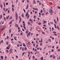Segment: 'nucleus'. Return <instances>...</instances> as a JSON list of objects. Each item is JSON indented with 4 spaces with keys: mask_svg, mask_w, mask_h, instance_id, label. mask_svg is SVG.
<instances>
[{
    "mask_svg": "<svg viewBox=\"0 0 60 60\" xmlns=\"http://www.w3.org/2000/svg\"><path fill=\"white\" fill-rule=\"evenodd\" d=\"M5 28V26H4V27H3L2 26H0V28L1 29V31L4 30V29Z\"/></svg>",
    "mask_w": 60,
    "mask_h": 60,
    "instance_id": "nucleus-1",
    "label": "nucleus"
},
{
    "mask_svg": "<svg viewBox=\"0 0 60 60\" xmlns=\"http://www.w3.org/2000/svg\"><path fill=\"white\" fill-rule=\"evenodd\" d=\"M28 14V12H27L26 13V17H27V19H29V15Z\"/></svg>",
    "mask_w": 60,
    "mask_h": 60,
    "instance_id": "nucleus-2",
    "label": "nucleus"
},
{
    "mask_svg": "<svg viewBox=\"0 0 60 60\" xmlns=\"http://www.w3.org/2000/svg\"><path fill=\"white\" fill-rule=\"evenodd\" d=\"M22 23H24L23 24V28L24 29L26 30V27H25V25H26V24H25V22L24 21H23L22 22Z\"/></svg>",
    "mask_w": 60,
    "mask_h": 60,
    "instance_id": "nucleus-3",
    "label": "nucleus"
},
{
    "mask_svg": "<svg viewBox=\"0 0 60 60\" xmlns=\"http://www.w3.org/2000/svg\"><path fill=\"white\" fill-rule=\"evenodd\" d=\"M49 12L50 13H53V10L52 9H51L49 11Z\"/></svg>",
    "mask_w": 60,
    "mask_h": 60,
    "instance_id": "nucleus-4",
    "label": "nucleus"
},
{
    "mask_svg": "<svg viewBox=\"0 0 60 60\" xmlns=\"http://www.w3.org/2000/svg\"><path fill=\"white\" fill-rule=\"evenodd\" d=\"M10 45H9L8 47L6 48V49H10Z\"/></svg>",
    "mask_w": 60,
    "mask_h": 60,
    "instance_id": "nucleus-5",
    "label": "nucleus"
},
{
    "mask_svg": "<svg viewBox=\"0 0 60 60\" xmlns=\"http://www.w3.org/2000/svg\"><path fill=\"white\" fill-rule=\"evenodd\" d=\"M19 18L20 19V20L19 22V23H20V22L21 21V17H20V16L19 17Z\"/></svg>",
    "mask_w": 60,
    "mask_h": 60,
    "instance_id": "nucleus-6",
    "label": "nucleus"
},
{
    "mask_svg": "<svg viewBox=\"0 0 60 60\" xmlns=\"http://www.w3.org/2000/svg\"><path fill=\"white\" fill-rule=\"evenodd\" d=\"M15 27H19V25L18 24L16 23H15Z\"/></svg>",
    "mask_w": 60,
    "mask_h": 60,
    "instance_id": "nucleus-7",
    "label": "nucleus"
},
{
    "mask_svg": "<svg viewBox=\"0 0 60 60\" xmlns=\"http://www.w3.org/2000/svg\"><path fill=\"white\" fill-rule=\"evenodd\" d=\"M28 33V30H27L26 31V33L27 34Z\"/></svg>",
    "mask_w": 60,
    "mask_h": 60,
    "instance_id": "nucleus-8",
    "label": "nucleus"
},
{
    "mask_svg": "<svg viewBox=\"0 0 60 60\" xmlns=\"http://www.w3.org/2000/svg\"><path fill=\"white\" fill-rule=\"evenodd\" d=\"M10 17V15H9L6 18V19H8V18Z\"/></svg>",
    "mask_w": 60,
    "mask_h": 60,
    "instance_id": "nucleus-9",
    "label": "nucleus"
},
{
    "mask_svg": "<svg viewBox=\"0 0 60 60\" xmlns=\"http://www.w3.org/2000/svg\"><path fill=\"white\" fill-rule=\"evenodd\" d=\"M33 9L34 10H36L37 11L38 10V8H33Z\"/></svg>",
    "mask_w": 60,
    "mask_h": 60,
    "instance_id": "nucleus-10",
    "label": "nucleus"
},
{
    "mask_svg": "<svg viewBox=\"0 0 60 60\" xmlns=\"http://www.w3.org/2000/svg\"><path fill=\"white\" fill-rule=\"evenodd\" d=\"M15 16L16 17H18V14L17 13H15Z\"/></svg>",
    "mask_w": 60,
    "mask_h": 60,
    "instance_id": "nucleus-11",
    "label": "nucleus"
},
{
    "mask_svg": "<svg viewBox=\"0 0 60 60\" xmlns=\"http://www.w3.org/2000/svg\"><path fill=\"white\" fill-rule=\"evenodd\" d=\"M1 60L3 59V56H1L0 57Z\"/></svg>",
    "mask_w": 60,
    "mask_h": 60,
    "instance_id": "nucleus-12",
    "label": "nucleus"
},
{
    "mask_svg": "<svg viewBox=\"0 0 60 60\" xmlns=\"http://www.w3.org/2000/svg\"><path fill=\"white\" fill-rule=\"evenodd\" d=\"M28 8V4L27 6L26 9H27Z\"/></svg>",
    "mask_w": 60,
    "mask_h": 60,
    "instance_id": "nucleus-13",
    "label": "nucleus"
},
{
    "mask_svg": "<svg viewBox=\"0 0 60 60\" xmlns=\"http://www.w3.org/2000/svg\"><path fill=\"white\" fill-rule=\"evenodd\" d=\"M11 29H10L9 30V32L10 33H11Z\"/></svg>",
    "mask_w": 60,
    "mask_h": 60,
    "instance_id": "nucleus-14",
    "label": "nucleus"
},
{
    "mask_svg": "<svg viewBox=\"0 0 60 60\" xmlns=\"http://www.w3.org/2000/svg\"><path fill=\"white\" fill-rule=\"evenodd\" d=\"M37 30H38V31H40V29L39 28H37Z\"/></svg>",
    "mask_w": 60,
    "mask_h": 60,
    "instance_id": "nucleus-15",
    "label": "nucleus"
},
{
    "mask_svg": "<svg viewBox=\"0 0 60 60\" xmlns=\"http://www.w3.org/2000/svg\"><path fill=\"white\" fill-rule=\"evenodd\" d=\"M30 22H28V25H30V24H31L30 23Z\"/></svg>",
    "mask_w": 60,
    "mask_h": 60,
    "instance_id": "nucleus-16",
    "label": "nucleus"
},
{
    "mask_svg": "<svg viewBox=\"0 0 60 60\" xmlns=\"http://www.w3.org/2000/svg\"><path fill=\"white\" fill-rule=\"evenodd\" d=\"M17 38V37H14V38L15 40V41H17V39H16V38Z\"/></svg>",
    "mask_w": 60,
    "mask_h": 60,
    "instance_id": "nucleus-17",
    "label": "nucleus"
},
{
    "mask_svg": "<svg viewBox=\"0 0 60 60\" xmlns=\"http://www.w3.org/2000/svg\"><path fill=\"white\" fill-rule=\"evenodd\" d=\"M54 25L55 26V28H56V24H54Z\"/></svg>",
    "mask_w": 60,
    "mask_h": 60,
    "instance_id": "nucleus-18",
    "label": "nucleus"
},
{
    "mask_svg": "<svg viewBox=\"0 0 60 60\" xmlns=\"http://www.w3.org/2000/svg\"><path fill=\"white\" fill-rule=\"evenodd\" d=\"M23 46H24V47H26V45H25V44H24V43H23Z\"/></svg>",
    "mask_w": 60,
    "mask_h": 60,
    "instance_id": "nucleus-19",
    "label": "nucleus"
},
{
    "mask_svg": "<svg viewBox=\"0 0 60 60\" xmlns=\"http://www.w3.org/2000/svg\"><path fill=\"white\" fill-rule=\"evenodd\" d=\"M4 21H6V18L5 17H4Z\"/></svg>",
    "mask_w": 60,
    "mask_h": 60,
    "instance_id": "nucleus-20",
    "label": "nucleus"
},
{
    "mask_svg": "<svg viewBox=\"0 0 60 60\" xmlns=\"http://www.w3.org/2000/svg\"><path fill=\"white\" fill-rule=\"evenodd\" d=\"M43 57H42L41 58V60H43Z\"/></svg>",
    "mask_w": 60,
    "mask_h": 60,
    "instance_id": "nucleus-21",
    "label": "nucleus"
},
{
    "mask_svg": "<svg viewBox=\"0 0 60 60\" xmlns=\"http://www.w3.org/2000/svg\"><path fill=\"white\" fill-rule=\"evenodd\" d=\"M0 6L1 8H3V5H0Z\"/></svg>",
    "mask_w": 60,
    "mask_h": 60,
    "instance_id": "nucleus-22",
    "label": "nucleus"
},
{
    "mask_svg": "<svg viewBox=\"0 0 60 60\" xmlns=\"http://www.w3.org/2000/svg\"><path fill=\"white\" fill-rule=\"evenodd\" d=\"M33 3L34 4H35V0L33 1Z\"/></svg>",
    "mask_w": 60,
    "mask_h": 60,
    "instance_id": "nucleus-23",
    "label": "nucleus"
},
{
    "mask_svg": "<svg viewBox=\"0 0 60 60\" xmlns=\"http://www.w3.org/2000/svg\"><path fill=\"white\" fill-rule=\"evenodd\" d=\"M57 28H58V30H59V29H60V28H59V27L58 26H57Z\"/></svg>",
    "mask_w": 60,
    "mask_h": 60,
    "instance_id": "nucleus-24",
    "label": "nucleus"
},
{
    "mask_svg": "<svg viewBox=\"0 0 60 60\" xmlns=\"http://www.w3.org/2000/svg\"><path fill=\"white\" fill-rule=\"evenodd\" d=\"M21 16H22V17H23V18H24V15L23 14H22V15Z\"/></svg>",
    "mask_w": 60,
    "mask_h": 60,
    "instance_id": "nucleus-25",
    "label": "nucleus"
},
{
    "mask_svg": "<svg viewBox=\"0 0 60 60\" xmlns=\"http://www.w3.org/2000/svg\"><path fill=\"white\" fill-rule=\"evenodd\" d=\"M12 11H14V9L13 8H12Z\"/></svg>",
    "mask_w": 60,
    "mask_h": 60,
    "instance_id": "nucleus-26",
    "label": "nucleus"
},
{
    "mask_svg": "<svg viewBox=\"0 0 60 60\" xmlns=\"http://www.w3.org/2000/svg\"><path fill=\"white\" fill-rule=\"evenodd\" d=\"M0 19H1L2 18V15H1L0 16Z\"/></svg>",
    "mask_w": 60,
    "mask_h": 60,
    "instance_id": "nucleus-27",
    "label": "nucleus"
},
{
    "mask_svg": "<svg viewBox=\"0 0 60 60\" xmlns=\"http://www.w3.org/2000/svg\"><path fill=\"white\" fill-rule=\"evenodd\" d=\"M46 22H47L46 21H43V23H46Z\"/></svg>",
    "mask_w": 60,
    "mask_h": 60,
    "instance_id": "nucleus-28",
    "label": "nucleus"
},
{
    "mask_svg": "<svg viewBox=\"0 0 60 60\" xmlns=\"http://www.w3.org/2000/svg\"><path fill=\"white\" fill-rule=\"evenodd\" d=\"M41 13H42V12H43V11H42V9L41 10Z\"/></svg>",
    "mask_w": 60,
    "mask_h": 60,
    "instance_id": "nucleus-29",
    "label": "nucleus"
},
{
    "mask_svg": "<svg viewBox=\"0 0 60 60\" xmlns=\"http://www.w3.org/2000/svg\"><path fill=\"white\" fill-rule=\"evenodd\" d=\"M12 24V22L11 21L9 23V25H11V24Z\"/></svg>",
    "mask_w": 60,
    "mask_h": 60,
    "instance_id": "nucleus-30",
    "label": "nucleus"
},
{
    "mask_svg": "<svg viewBox=\"0 0 60 60\" xmlns=\"http://www.w3.org/2000/svg\"><path fill=\"white\" fill-rule=\"evenodd\" d=\"M24 49L25 50H27V48H26V47H25Z\"/></svg>",
    "mask_w": 60,
    "mask_h": 60,
    "instance_id": "nucleus-31",
    "label": "nucleus"
},
{
    "mask_svg": "<svg viewBox=\"0 0 60 60\" xmlns=\"http://www.w3.org/2000/svg\"><path fill=\"white\" fill-rule=\"evenodd\" d=\"M4 4V7H5V3H3Z\"/></svg>",
    "mask_w": 60,
    "mask_h": 60,
    "instance_id": "nucleus-32",
    "label": "nucleus"
},
{
    "mask_svg": "<svg viewBox=\"0 0 60 60\" xmlns=\"http://www.w3.org/2000/svg\"><path fill=\"white\" fill-rule=\"evenodd\" d=\"M7 39H8V40L9 39V37H8V36H7Z\"/></svg>",
    "mask_w": 60,
    "mask_h": 60,
    "instance_id": "nucleus-33",
    "label": "nucleus"
},
{
    "mask_svg": "<svg viewBox=\"0 0 60 60\" xmlns=\"http://www.w3.org/2000/svg\"><path fill=\"white\" fill-rule=\"evenodd\" d=\"M6 51L7 52V53H8V52H9V51H8V50H6Z\"/></svg>",
    "mask_w": 60,
    "mask_h": 60,
    "instance_id": "nucleus-34",
    "label": "nucleus"
},
{
    "mask_svg": "<svg viewBox=\"0 0 60 60\" xmlns=\"http://www.w3.org/2000/svg\"><path fill=\"white\" fill-rule=\"evenodd\" d=\"M58 20H59V19H58V17H57V22H58Z\"/></svg>",
    "mask_w": 60,
    "mask_h": 60,
    "instance_id": "nucleus-35",
    "label": "nucleus"
},
{
    "mask_svg": "<svg viewBox=\"0 0 60 60\" xmlns=\"http://www.w3.org/2000/svg\"><path fill=\"white\" fill-rule=\"evenodd\" d=\"M40 46H42V43H40Z\"/></svg>",
    "mask_w": 60,
    "mask_h": 60,
    "instance_id": "nucleus-36",
    "label": "nucleus"
},
{
    "mask_svg": "<svg viewBox=\"0 0 60 60\" xmlns=\"http://www.w3.org/2000/svg\"><path fill=\"white\" fill-rule=\"evenodd\" d=\"M23 34V33L22 32L20 34V35H22Z\"/></svg>",
    "mask_w": 60,
    "mask_h": 60,
    "instance_id": "nucleus-37",
    "label": "nucleus"
},
{
    "mask_svg": "<svg viewBox=\"0 0 60 60\" xmlns=\"http://www.w3.org/2000/svg\"><path fill=\"white\" fill-rule=\"evenodd\" d=\"M41 32H42V34H45V33H44V32L42 31Z\"/></svg>",
    "mask_w": 60,
    "mask_h": 60,
    "instance_id": "nucleus-38",
    "label": "nucleus"
},
{
    "mask_svg": "<svg viewBox=\"0 0 60 60\" xmlns=\"http://www.w3.org/2000/svg\"><path fill=\"white\" fill-rule=\"evenodd\" d=\"M57 8L58 9H60V7H59V6H57Z\"/></svg>",
    "mask_w": 60,
    "mask_h": 60,
    "instance_id": "nucleus-39",
    "label": "nucleus"
},
{
    "mask_svg": "<svg viewBox=\"0 0 60 60\" xmlns=\"http://www.w3.org/2000/svg\"><path fill=\"white\" fill-rule=\"evenodd\" d=\"M8 13H10V10H8Z\"/></svg>",
    "mask_w": 60,
    "mask_h": 60,
    "instance_id": "nucleus-40",
    "label": "nucleus"
},
{
    "mask_svg": "<svg viewBox=\"0 0 60 60\" xmlns=\"http://www.w3.org/2000/svg\"><path fill=\"white\" fill-rule=\"evenodd\" d=\"M50 24H53V22H50Z\"/></svg>",
    "mask_w": 60,
    "mask_h": 60,
    "instance_id": "nucleus-41",
    "label": "nucleus"
},
{
    "mask_svg": "<svg viewBox=\"0 0 60 60\" xmlns=\"http://www.w3.org/2000/svg\"><path fill=\"white\" fill-rule=\"evenodd\" d=\"M42 16H44V13H43L42 14Z\"/></svg>",
    "mask_w": 60,
    "mask_h": 60,
    "instance_id": "nucleus-42",
    "label": "nucleus"
},
{
    "mask_svg": "<svg viewBox=\"0 0 60 60\" xmlns=\"http://www.w3.org/2000/svg\"><path fill=\"white\" fill-rule=\"evenodd\" d=\"M54 34V35H55V36H57V34Z\"/></svg>",
    "mask_w": 60,
    "mask_h": 60,
    "instance_id": "nucleus-43",
    "label": "nucleus"
},
{
    "mask_svg": "<svg viewBox=\"0 0 60 60\" xmlns=\"http://www.w3.org/2000/svg\"><path fill=\"white\" fill-rule=\"evenodd\" d=\"M24 50V48H22V51H23V50Z\"/></svg>",
    "mask_w": 60,
    "mask_h": 60,
    "instance_id": "nucleus-44",
    "label": "nucleus"
},
{
    "mask_svg": "<svg viewBox=\"0 0 60 60\" xmlns=\"http://www.w3.org/2000/svg\"><path fill=\"white\" fill-rule=\"evenodd\" d=\"M24 54H25V52H24L23 53L22 55V56H23L24 55Z\"/></svg>",
    "mask_w": 60,
    "mask_h": 60,
    "instance_id": "nucleus-45",
    "label": "nucleus"
},
{
    "mask_svg": "<svg viewBox=\"0 0 60 60\" xmlns=\"http://www.w3.org/2000/svg\"><path fill=\"white\" fill-rule=\"evenodd\" d=\"M27 37H28V36H29V34H27Z\"/></svg>",
    "mask_w": 60,
    "mask_h": 60,
    "instance_id": "nucleus-46",
    "label": "nucleus"
},
{
    "mask_svg": "<svg viewBox=\"0 0 60 60\" xmlns=\"http://www.w3.org/2000/svg\"><path fill=\"white\" fill-rule=\"evenodd\" d=\"M38 25H41V23H38Z\"/></svg>",
    "mask_w": 60,
    "mask_h": 60,
    "instance_id": "nucleus-47",
    "label": "nucleus"
},
{
    "mask_svg": "<svg viewBox=\"0 0 60 60\" xmlns=\"http://www.w3.org/2000/svg\"><path fill=\"white\" fill-rule=\"evenodd\" d=\"M6 44L7 45H8V42H7L6 43Z\"/></svg>",
    "mask_w": 60,
    "mask_h": 60,
    "instance_id": "nucleus-48",
    "label": "nucleus"
},
{
    "mask_svg": "<svg viewBox=\"0 0 60 60\" xmlns=\"http://www.w3.org/2000/svg\"><path fill=\"white\" fill-rule=\"evenodd\" d=\"M17 47H19V45L18 44L17 45Z\"/></svg>",
    "mask_w": 60,
    "mask_h": 60,
    "instance_id": "nucleus-49",
    "label": "nucleus"
},
{
    "mask_svg": "<svg viewBox=\"0 0 60 60\" xmlns=\"http://www.w3.org/2000/svg\"><path fill=\"white\" fill-rule=\"evenodd\" d=\"M28 45H30V43L29 42H28Z\"/></svg>",
    "mask_w": 60,
    "mask_h": 60,
    "instance_id": "nucleus-50",
    "label": "nucleus"
},
{
    "mask_svg": "<svg viewBox=\"0 0 60 60\" xmlns=\"http://www.w3.org/2000/svg\"><path fill=\"white\" fill-rule=\"evenodd\" d=\"M30 34H31V33L30 32H29L28 33V34L29 35H30Z\"/></svg>",
    "mask_w": 60,
    "mask_h": 60,
    "instance_id": "nucleus-51",
    "label": "nucleus"
},
{
    "mask_svg": "<svg viewBox=\"0 0 60 60\" xmlns=\"http://www.w3.org/2000/svg\"><path fill=\"white\" fill-rule=\"evenodd\" d=\"M12 18V16H11L10 17V19H11Z\"/></svg>",
    "mask_w": 60,
    "mask_h": 60,
    "instance_id": "nucleus-52",
    "label": "nucleus"
},
{
    "mask_svg": "<svg viewBox=\"0 0 60 60\" xmlns=\"http://www.w3.org/2000/svg\"><path fill=\"white\" fill-rule=\"evenodd\" d=\"M12 8H13V7H14V5H13V4H12Z\"/></svg>",
    "mask_w": 60,
    "mask_h": 60,
    "instance_id": "nucleus-53",
    "label": "nucleus"
},
{
    "mask_svg": "<svg viewBox=\"0 0 60 60\" xmlns=\"http://www.w3.org/2000/svg\"><path fill=\"white\" fill-rule=\"evenodd\" d=\"M18 17H16V20H17L18 19Z\"/></svg>",
    "mask_w": 60,
    "mask_h": 60,
    "instance_id": "nucleus-54",
    "label": "nucleus"
},
{
    "mask_svg": "<svg viewBox=\"0 0 60 60\" xmlns=\"http://www.w3.org/2000/svg\"><path fill=\"white\" fill-rule=\"evenodd\" d=\"M3 40H2L1 41V43H3Z\"/></svg>",
    "mask_w": 60,
    "mask_h": 60,
    "instance_id": "nucleus-55",
    "label": "nucleus"
},
{
    "mask_svg": "<svg viewBox=\"0 0 60 60\" xmlns=\"http://www.w3.org/2000/svg\"><path fill=\"white\" fill-rule=\"evenodd\" d=\"M6 4L7 5H8V3H6Z\"/></svg>",
    "mask_w": 60,
    "mask_h": 60,
    "instance_id": "nucleus-56",
    "label": "nucleus"
},
{
    "mask_svg": "<svg viewBox=\"0 0 60 60\" xmlns=\"http://www.w3.org/2000/svg\"><path fill=\"white\" fill-rule=\"evenodd\" d=\"M52 31H53V30H54V28L53 27L52 28Z\"/></svg>",
    "mask_w": 60,
    "mask_h": 60,
    "instance_id": "nucleus-57",
    "label": "nucleus"
},
{
    "mask_svg": "<svg viewBox=\"0 0 60 60\" xmlns=\"http://www.w3.org/2000/svg\"><path fill=\"white\" fill-rule=\"evenodd\" d=\"M54 51V50L53 49L52 50V51H51L52 52H53V51Z\"/></svg>",
    "mask_w": 60,
    "mask_h": 60,
    "instance_id": "nucleus-58",
    "label": "nucleus"
},
{
    "mask_svg": "<svg viewBox=\"0 0 60 60\" xmlns=\"http://www.w3.org/2000/svg\"><path fill=\"white\" fill-rule=\"evenodd\" d=\"M36 36H39V34H36Z\"/></svg>",
    "mask_w": 60,
    "mask_h": 60,
    "instance_id": "nucleus-59",
    "label": "nucleus"
},
{
    "mask_svg": "<svg viewBox=\"0 0 60 60\" xmlns=\"http://www.w3.org/2000/svg\"><path fill=\"white\" fill-rule=\"evenodd\" d=\"M8 11V8H7L6 9V11Z\"/></svg>",
    "mask_w": 60,
    "mask_h": 60,
    "instance_id": "nucleus-60",
    "label": "nucleus"
},
{
    "mask_svg": "<svg viewBox=\"0 0 60 60\" xmlns=\"http://www.w3.org/2000/svg\"><path fill=\"white\" fill-rule=\"evenodd\" d=\"M23 10L24 12H26L25 11V10L24 9H23Z\"/></svg>",
    "mask_w": 60,
    "mask_h": 60,
    "instance_id": "nucleus-61",
    "label": "nucleus"
},
{
    "mask_svg": "<svg viewBox=\"0 0 60 60\" xmlns=\"http://www.w3.org/2000/svg\"><path fill=\"white\" fill-rule=\"evenodd\" d=\"M53 59L55 58V56H54L53 57Z\"/></svg>",
    "mask_w": 60,
    "mask_h": 60,
    "instance_id": "nucleus-62",
    "label": "nucleus"
},
{
    "mask_svg": "<svg viewBox=\"0 0 60 60\" xmlns=\"http://www.w3.org/2000/svg\"><path fill=\"white\" fill-rule=\"evenodd\" d=\"M18 42L19 43H21V42H20V41H19Z\"/></svg>",
    "mask_w": 60,
    "mask_h": 60,
    "instance_id": "nucleus-63",
    "label": "nucleus"
},
{
    "mask_svg": "<svg viewBox=\"0 0 60 60\" xmlns=\"http://www.w3.org/2000/svg\"><path fill=\"white\" fill-rule=\"evenodd\" d=\"M3 10L4 11H5V8H3Z\"/></svg>",
    "mask_w": 60,
    "mask_h": 60,
    "instance_id": "nucleus-64",
    "label": "nucleus"
}]
</instances>
